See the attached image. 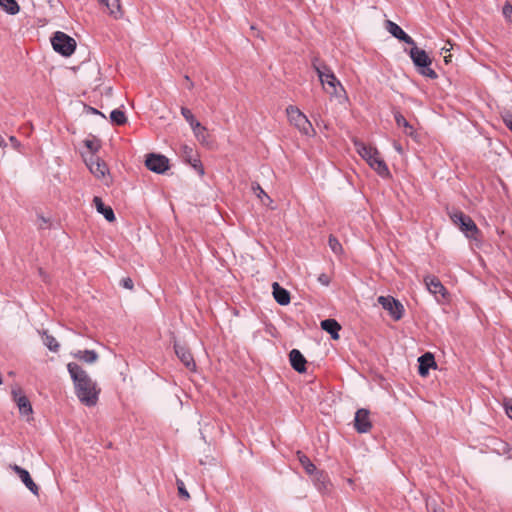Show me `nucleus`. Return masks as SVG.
I'll list each match as a JSON object with an SVG mask.
<instances>
[{
  "label": "nucleus",
  "mask_w": 512,
  "mask_h": 512,
  "mask_svg": "<svg viewBox=\"0 0 512 512\" xmlns=\"http://www.w3.org/2000/svg\"><path fill=\"white\" fill-rule=\"evenodd\" d=\"M504 407L507 416L512 420V400L511 399H505L504 400Z\"/></svg>",
  "instance_id": "40"
},
{
  "label": "nucleus",
  "mask_w": 512,
  "mask_h": 512,
  "mask_svg": "<svg viewBox=\"0 0 512 512\" xmlns=\"http://www.w3.org/2000/svg\"><path fill=\"white\" fill-rule=\"evenodd\" d=\"M252 190L257 195V197L262 200L263 203H265L264 198L269 202L272 201L271 198L267 195V193L261 188V186L258 183L252 185Z\"/></svg>",
  "instance_id": "33"
},
{
  "label": "nucleus",
  "mask_w": 512,
  "mask_h": 512,
  "mask_svg": "<svg viewBox=\"0 0 512 512\" xmlns=\"http://www.w3.org/2000/svg\"><path fill=\"white\" fill-rule=\"evenodd\" d=\"M42 340L44 345L52 352H58L60 348L59 342L55 339L54 336L50 335L48 331L44 330L41 332Z\"/></svg>",
  "instance_id": "27"
},
{
  "label": "nucleus",
  "mask_w": 512,
  "mask_h": 512,
  "mask_svg": "<svg viewBox=\"0 0 512 512\" xmlns=\"http://www.w3.org/2000/svg\"><path fill=\"white\" fill-rule=\"evenodd\" d=\"M184 78H185V80H186V84H188V85H187V88H188L189 90L193 89V87H194V83L190 80L189 76H188V75H186Z\"/></svg>",
  "instance_id": "42"
},
{
  "label": "nucleus",
  "mask_w": 512,
  "mask_h": 512,
  "mask_svg": "<svg viewBox=\"0 0 512 512\" xmlns=\"http://www.w3.org/2000/svg\"><path fill=\"white\" fill-rule=\"evenodd\" d=\"M87 166L90 172L97 178H102L108 171L107 165L104 161H102L96 155H92L89 160H87Z\"/></svg>",
  "instance_id": "16"
},
{
  "label": "nucleus",
  "mask_w": 512,
  "mask_h": 512,
  "mask_svg": "<svg viewBox=\"0 0 512 512\" xmlns=\"http://www.w3.org/2000/svg\"><path fill=\"white\" fill-rule=\"evenodd\" d=\"M182 154L185 161H187L200 176H203L204 167L199 157L194 153L193 148L184 145L182 147Z\"/></svg>",
  "instance_id": "13"
},
{
  "label": "nucleus",
  "mask_w": 512,
  "mask_h": 512,
  "mask_svg": "<svg viewBox=\"0 0 512 512\" xmlns=\"http://www.w3.org/2000/svg\"><path fill=\"white\" fill-rule=\"evenodd\" d=\"M378 303L382 306L383 309L389 312L390 316L394 320L398 321L403 317V305L392 296H379Z\"/></svg>",
  "instance_id": "8"
},
{
  "label": "nucleus",
  "mask_w": 512,
  "mask_h": 512,
  "mask_svg": "<svg viewBox=\"0 0 512 512\" xmlns=\"http://www.w3.org/2000/svg\"><path fill=\"white\" fill-rule=\"evenodd\" d=\"M424 282L430 293L436 297L438 295H440L442 298L445 297L447 290L436 276L428 275L424 278Z\"/></svg>",
  "instance_id": "17"
},
{
  "label": "nucleus",
  "mask_w": 512,
  "mask_h": 512,
  "mask_svg": "<svg viewBox=\"0 0 512 512\" xmlns=\"http://www.w3.org/2000/svg\"><path fill=\"white\" fill-rule=\"evenodd\" d=\"M40 219H41L42 223H46L47 222L44 217H41Z\"/></svg>",
  "instance_id": "46"
},
{
  "label": "nucleus",
  "mask_w": 512,
  "mask_h": 512,
  "mask_svg": "<svg viewBox=\"0 0 512 512\" xmlns=\"http://www.w3.org/2000/svg\"><path fill=\"white\" fill-rule=\"evenodd\" d=\"M286 113L290 124L294 125L302 134L310 135L314 132L311 122L308 120L306 115L299 110V108L289 105L286 108Z\"/></svg>",
  "instance_id": "6"
},
{
  "label": "nucleus",
  "mask_w": 512,
  "mask_h": 512,
  "mask_svg": "<svg viewBox=\"0 0 512 512\" xmlns=\"http://www.w3.org/2000/svg\"><path fill=\"white\" fill-rule=\"evenodd\" d=\"M502 120L505 126L512 132V113L506 112L502 114Z\"/></svg>",
  "instance_id": "36"
},
{
  "label": "nucleus",
  "mask_w": 512,
  "mask_h": 512,
  "mask_svg": "<svg viewBox=\"0 0 512 512\" xmlns=\"http://www.w3.org/2000/svg\"><path fill=\"white\" fill-rule=\"evenodd\" d=\"M93 202L97 212L102 214L108 222H113L116 219L113 209L106 206L100 197L95 196Z\"/></svg>",
  "instance_id": "22"
},
{
  "label": "nucleus",
  "mask_w": 512,
  "mask_h": 512,
  "mask_svg": "<svg viewBox=\"0 0 512 512\" xmlns=\"http://www.w3.org/2000/svg\"><path fill=\"white\" fill-rule=\"evenodd\" d=\"M317 281L323 286H328L330 284V277L325 273H321L318 276Z\"/></svg>",
  "instance_id": "38"
},
{
  "label": "nucleus",
  "mask_w": 512,
  "mask_h": 512,
  "mask_svg": "<svg viewBox=\"0 0 512 512\" xmlns=\"http://www.w3.org/2000/svg\"><path fill=\"white\" fill-rule=\"evenodd\" d=\"M120 284L125 288V289H129V290H132L133 287H134V283H133V280L129 277H126V278H123L120 282Z\"/></svg>",
  "instance_id": "39"
},
{
  "label": "nucleus",
  "mask_w": 512,
  "mask_h": 512,
  "mask_svg": "<svg viewBox=\"0 0 512 512\" xmlns=\"http://www.w3.org/2000/svg\"><path fill=\"white\" fill-rule=\"evenodd\" d=\"M93 110V113H96V114H100V112L96 109H92Z\"/></svg>",
  "instance_id": "47"
},
{
  "label": "nucleus",
  "mask_w": 512,
  "mask_h": 512,
  "mask_svg": "<svg viewBox=\"0 0 512 512\" xmlns=\"http://www.w3.org/2000/svg\"><path fill=\"white\" fill-rule=\"evenodd\" d=\"M353 144L357 153L368 163V165L376 171V173L385 178L390 175L388 166L381 158L379 151L372 146H367L358 139L353 140Z\"/></svg>",
  "instance_id": "3"
},
{
  "label": "nucleus",
  "mask_w": 512,
  "mask_h": 512,
  "mask_svg": "<svg viewBox=\"0 0 512 512\" xmlns=\"http://www.w3.org/2000/svg\"><path fill=\"white\" fill-rule=\"evenodd\" d=\"M67 370L73 380L75 393L79 401L88 407L95 406L98 402L100 392L96 382H94L88 373L75 362L68 363Z\"/></svg>",
  "instance_id": "1"
},
{
  "label": "nucleus",
  "mask_w": 512,
  "mask_h": 512,
  "mask_svg": "<svg viewBox=\"0 0 512 512\" xmlns=\"http://www.w3.org/2000/svg\"><path fill=\"white\" fill-rule=\"evenodd\" d=\"M146 167L157 174H162L169 169V159L161 154L151 153L145 161Z\"/></svg>",
  "instance_id": "9"
},
{
  "label": "nucleus",
  "mask_w": 512,
  "mask_h": 512,
  "mask_svg": "<svg viewBox=\"0 0 512 512\" xmlns=\"http://www.w3.org/2000/svg\"><path fill=\"white\" fill-rule=\"evenodd\" d=\"M312 66L316 71L324 90L331 97H336L340 103L348 100L343 85L337 79V77L335 76V74L328 65L320 62L318 58H314L312 61Z\"/></svg>",
  "instance_id": "2"
},
{
  "label": "nucleus",
  "mask_w": 512,
  "mask_h": 512,
  "mask_svg": "<svg viewBox=\"0 0 512 512\" xmlns=\"http://www.w3.org/2000/svg\"><path fill=\"white\" fill-rule=\"evenodd\" d=\"M451 220L468 237H474V235L478 233V228L475 222L471 219L470 216L464 214L461 211L454 212L453 214H451Z\"/></svg>",
  "instance_id": "7"
},
{
  "label": "nucleus",
  "mask_w": 512,
  "mask_h": 512,
  "mask_svg": "<svg viewBox=\"0 0 512 512\" xmlns=\"http://www.w3.org/2000/svg\"><path fill=\"white\" fill-rule=\"evenodd\" d=\"M394 147H395V149H396L399 153H401V152H402V148H401V146H400V145L395 144V145H394Z\"/></svg>",
  "instance_id": "44"
},
{
  "label": "nucleus",
  "mask_w": 512,
  "mask_h": 512,
  "mask_svg": "<svg viewBox=\"0 0 512 512\" xmlns=\"http://www.w3.org/2000/svg\"><path fill=\"white\" fill-rule=\"evenodd\" d=\"M74 357L86 363L92 364L98 360V354L95 350H79L74 353Z\"/></svg>",
  "instance_id": "26"
},
{
  "label": "nucleus",
  "mask_w": 512,
  "mask_h": 512,
  "mask_svg": "<svg viewBox=\"0 0 512 512\" xmlns=\"http://www.w3.org/2000/svg\"><path fill=\"white\" fill-rule=\"evenodd\" d=\"M321 328L331 335V338L337 340L341 326L334 319H325L321 322Z\"/></svg>",
  "instance_id": "23"
},
{
  "label": "nucleus",
  "mask_w": 512,
  "mask_h": 512,
  "mask_svg": "<svg viewBox=\"0 0 512 512\" xmlns=\"http://www.w3.org/2000/svg\"><path fill=\"white\" fill-rule=\"evenodd\" d=\"M84 145L90 150L92 155H95L100 149V143L96 139H86L84 140Z\"/></svg>",
  "instance_id": "32"
},
{
  "label": "nucleus",
  "mask_w": 512,
  "mask_h": 512,
  "mask_svg": "<svg viewBox=\"0 0 512 512\" xmlns=\"http://www.w3.org/2000/svg\"><path fill=\"white\" fill-rule=\"evenodd\" d=\"M289 360L292 368L295 371L303 373L306 370L307 361L299 350L292 349L289 353Z\"/></svg>",
  "instance_id": "19"
},
{
  "label": "nucleus",
  "mask_w": 512,
  "mask_h": 512,
  "mask_svg": "<svg viewBox=\"0 0 512 512\" xmlns=\"http://www.w3.org/2000/svg\"><path fill=\"white\" fill-rule=\"evenodd\" d=\"M370 412L367 409H358L355 413L354 427L358 433H367L372 428Z\"/></svg>",
  "instance_id": "10"
},
{
  "label": "nucleus",
  "mask_w": 512,
  "mask_h": 512,
  "mask_svg": "<svg viewBox=\"0 0 512 512\" xmlns=\"http://www.w3.org/2000/svg\"><path fill=\"white\" fill-rule=\"evenodd\" d=\"M11 469L19 476V478L21 479V481L23 482V484L34 494V495H38V491H39V488L38 486L35 484V482L32 480L29 472L14 464V465H11L10 466Z\"/></svg>",
  "instance_id": "15"
},
{
  "label": "nucleus",
  "mask_w": 512,
  "mask_h": 512,
  "mask_svg": "<svg viewBox=\"0 0 512 512\" xmlns=\"http://www.w3.org/2000/svg\"><path fill=\"white\" fill-rule=\"evenodd\" d=\"M101 4L105 5L109 10L111 16L115 19L122 17L121 6L119 0H98Z\"/></svg>",
  "instance_id": "24"
},
{
  "label": "nucleus",
  "mask_w": 512,
  "mask_h": 512,
  "mask_svg": "<svg viewBox=\"0 0 512 512\" xmlns=\"http://www.w3.org/2000/svg\"><path fill=\"white\" fill-rule=\"evenodd\" d=\"M387 31L396 39L408 44L414 45V40L398 24L391 20L386 21Z\"/></svg>",
  "instance_id": "14"
},
{
  "label": "nucleus",
  "mask_w": 512,
  "mask_h": 512,
  "mask_svg": "<svg viewBox=\"0 0 512 512\" xmlns=\"http://www.w3.org/2000/svg\"><path fill=\"white\" fill-rule=\"evenodd\" d=\"M9 141L11 142L14 148L18 149L20 147V142L17 140L16 137L10 136Z\"/></svg>",
  "instance_id": "41"
},
{
  "label": "nucleus",
  "mask_w": 512,
  "mask_h": 512,
  "mask_svg": "<svg viewBox=\"0 0 512 512\" xmlns=\"http://www.w3.org/2000/svg\"><path fill=\"white\" fill-rule=\"evenodd\" d=\"M0 6L10 15H16L20 11L16 0H0Z\"/></svg>",
  "instance_id": "29"
},
{
  "label": "nucleus",
  "mask_w": 512,
  "mask_h": 512,
  "mask_svg": "<svg viewBox=\"0 0 512 512\" xmlns=\"http://www.w3.org/2000/svg\"><path fill=\"white\" fill-rule=\"evenodd\" d=\"M110 119L112 123L116 125H123L127 122L125 113L120 109H114L110 113Z\"/></svg>",
  "instance_id": "30"
},
{
  "label": "nucleus",
  "mask_w": 512,
  "mask_h": 512,
  "mask_svg": "<svg viewBox=\"0 0 512 512\" xmlns=\"http://www.w3.org/2000/svg\"><path fill=\"white\" fill-rule=\"evenodd\" d=\"M178 493L182 498L188 499L190 497L188 491L185 488L184 482L180 479L176 481Z\"/></svg>",
  "instance_id": "35"
},
{
  "label": "nucleus",
  "mask_w": 512,
  "mask_h": 512,
  "mask_svg": "<svg viewBox=\"0 0 512 512\" xmlns=\"http://www.w3.org/2000/svg\"><path fill=\"white\" fill-rule=\"evenodd\" d=\"M195 137L197 138V140L201 143H206L207 140V133H206V128L204 126L201 125V130H197L196 131H193Z\"/></svg>",
  "instance_id": "34"
},
{
  "label": "nucleus",
  "mask_w": 512,
  "mask_h": 512,
  "mask_svg": "<svg viewBox=\"0 0 512 512\" xmlns=\"http://www.w3.org/2000/svg\"><path fill=\"white\" fill-rule=\"evenodd\" d=\"M394 119L396 124L399 127L404 128V133L408 136L414 135V128L413 126L406 120V118L398 111L394 112Z\"/></svg>",
  "instance_id": "25"
},
{
  "label": "nucleus",
  "mask_w": 512,
  "mask_h": 512,
  "mask_svg": "<svg viewBox=\"0 0 512 512\" xmlns=\"http://www.w3.org/2000/svg\"><path fill=\"white\" fill-rule=\"evenodd\" d=\"M419 367L418 372L421 376H426L432 367H436V362L433 354L427 352L418 358Z\"/></svg>",
  "instance_id": "20"
},
{
  "label": "nucleus",
  "mask_w": 512,
  "mask_h": 512,
  "mask_svg": "<svg viewBox=\"0 0 512 512\" xmlns=\"http://www.w3.org/2000/svg\"><path fill=\"white\" fill-rule=\"evenodd\" d=\"M450 57H451V55H449V56H446V57H445V62H446V63H448V62H449V58H450Z\"/></svg>",
  "instance_id": "45"
},
{
  "label": "nucleus",
  "mask_w": 512,
  "mask_h": 512,
  "mask_svg": "<svg viewBox=\"0 0 512 512\" xmlns=\"http://www.w3.org/2000/svg\"><path fill=\"white\" fill-rule=\"evenodd\" d=\"M14 401L17 404L19 412L21 415H30L33 412L32 405L29 399L22 394L21 390H13L12 391Z\"/></svg>",
  "instance_id": "18"
},
{
  "label": "nucleus",
  "mask_w": 512,
  "mask_h": 512,
  "mask_svg": "<svg viewBox=\"0 0 512 512\" xmlns=\"http://www.w3.org/2000/svg\"><path fill=\"white\" fill-rule=\"evenodd\" d=\"M503 15L509 21L512 22V5L506 3L503 7Z\"/></svg>",
  "instance_id": "37"
},
{
  "label": "nucleus",
  "mask_w": 512,
  "mask_h": 512,
  "mask_svg": "<svg viewBox=\"0 0 512 512\" xmlns=\"http://www.w3.org/2000/svg\"><path fill=\"white\" fill-rule=\"evenodd\" d=\"M53 49L62 56L72 55L76 49V41L64 32L57 31L51 38Z\"/></svg>",
  "instance_id": "5"
},
{
  "label": "nucleus",
  "mask_w": 512,
  "mask_h": 512,
  "mask_svg": "<svg viewBox=\"0 0 512 512\" xmlns=\"http://www.w3.org/2000/svg\"><path fill=\"white\" fill-rule=\"evenodd\" d=\"M181 114L184 117V119L189 123L193 131H196V129L201 130V123L195 119L190 109L182 107Z\"/></svg>",
  "instance_id": "28"
},
{
  "label": "nucleus",
  "mask_w": 512,
  "mask_h": 512,
  "mask_svg": "<svg viewBox=\"0 0 512 512\" xmlns=\"http://www.w3.org/2000/svg\"><path fill=\"white\" fill-rule=\"evenodd\" d=\"M272 288L274 299L279 305L285 306L290 303V293L281 287L279 283L274 282Z\"/></svg>",
  "instance_id": "21"
},
{
  "label": "nucleus",
  "mask_w": 512,
  "mask_h": 512,
  "mask_svg": "<svg viewBox=\"0 0 512 512\" xmlns=\"http://www.w3.org/2000/svg\"><path fill=\"white\" fill-rule=\"evenodd\" d=\"M174 350H175L177 357L189 370H191V371L195 370L196 363L194 361V358H193L190 350L186 346H184L178 342H175Z\"/></svg>",
  "instance_id": "12"
},
{
  "label": "nucleus",
  "mask_w": 512,
  "mask_h": 512,
  "mask_svg": "<svg viewBox=\"0 0 512 512\" xmlns=\"http://www.w3.org/2000/svg\"><path fill=\"white\" fill-rule=\"evenodd\" d=\"M328 245L332 252L337 255L341 254L343 251L342 245L340 244L339 240L333 235L329 236Z\"/></svg>",
  "instance_id": "31"
},
{
  "label": "nucleus",
  "mask_w": 512,
  "mask_h": 512,
  "mask_svg": "<svg viewBox=\"0 0 512 512\" xmlns=\"http://www.w3.org/2000/svg\"><path fill=\"white\" fill-rule=\"evenodd\" d=\"M411 49L409 51V56L417 68V71L430 79H436L438 77L437 73L430 67L432 61L425 50L420 49L414 45H411Z\"/></svg>",
  "instance_id": "4"
},
{
  "label": "nucleus",
  "mask_w": 512,
  "mask_h": 512,
  "mask_svg": "<svg viewBox=\"0 0 512 512\" xmlns=\"http://www.w3.org/2000/svg\"><path fill=\"white\" fill-rule=\"evenodd\" d=\"M297 457L306 473L309 475L315 474V479L317 481H321L322 485H324L326 478L325 475L323 474V472L317 470L316 466L311 462L309 457H307L304 453L300 451L297 452Z\"/></svg>",
  "instance_id": "11"
},
{
  "label": "nucleus",
  "mask_w": 512,
  "mask_h": 512,
  "mask_svg": "<svg viewBox=\"0 0 512 512\" xmlns=\"http://www.w3.org/2000/svg\"><path fill=\"white\" fill-rule=\"evenodd\" d=\"M0 147L3 149L7 147V143L1 135H0Z\"/></svg>",
  "instance_id": "43"
}]
</instances>
